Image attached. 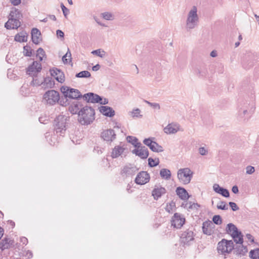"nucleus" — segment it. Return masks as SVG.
Wrapping results in <instances>:
<instances>
[{"instance_id":"f257e3e1","label":"nucleus","mask_w":259,"mask_h":259,"mask_svg":"<svg viewBox=\"0 0 259 259\" xmlns=\"http://www.w3.org/2000/svg\"><path fill=\"white\" fill-rule=\"evenodd\" d=\"M95 110L91 107L85 106L80 109L78 114V121L82 125L91 124L95 119Z\"/></svg>"},{"instance_id":"f03ea898","label":"nucleus","mask_w":259,"mask_h":259,"mask_svg":"<svg viewBox=\"0 0 259 259\" xmlns=\"http://www.w3.org/2000/svg\"><path fill=\"white\" fill-rule=\"evenodd\" d=\"M198 22L199 17L197 14V8L196 6H193L188 14L186 24L187 30L190 31L195 28L198 25Z\"/></svg>"},{"instance_id":"7ed1b4c3","label":"nucleus","mask_w":259,"mask_h":259,"mask_svg":"<svg viewBox=\"0 0 259 259\" xmlns=\"http://www.w3.org/2000/svg\"><path fill=\"white\" fill-rule=\"evenodd\" d=\"M68 117L64 115H59L54 120L55 130L60 136H63L66 131V124Z\"/></svg>"},{"instance_id":"20e7f679","label":"nucleus","mask_w":259,"mask_h":259,"mask_svg":"<svg viewBox=\"0 0 259 259\" xmlns=\"http://www.w3.org/2000/svg\"><path fill=\"white\" fill-rule=\"evenodd\" d=\"M226 231L227 233L231 234L234 241L236 243H241L243 242V235L233 224H228L226 228Z\"/></svg>"},{"instance_id":"39448f33","label":"nucleus","mask_w":259,"mask_h":259,"mask_svg":"<svg viewBox=\"0 0 259 259\" xmlns=\"http://www.w3.org/2000/svg\"><path fill=\"white\" fill-rule=\"evenodd\" d=\"M59 100L60 95L59 92L54 90L46 92L43 96V102L49 105L56 104L59 102Z\"/></svg>"},{"instance_id":"423d86ee","label":"nucleus","mask_w":259,"mask_h":259,"mask_svg":"<svg viewBox=\"0 0 259 259\" xmlns=\"http://www.w3.org/2000/svg\"><path fill=\"white\" fill-rule=\"evenodd\" d=\"M60 90L65 99L68 98L72 99H79L83 98V96L78 90L71 88L67 86H62L60 88Z\"/></svg>"},{"instance_id":"0eeeda50","label":"nucleus","mask_w":259,"mask_h":259,"mask_svg":"<svg viewBox=\"0 0 259 259\" xmlns=\"http://www.w3.org/2000/svg\"><path fill=\"white\" fill-rule=\"evenodd\" d=\"M234 248V243L232 240H227L225 239H223L218 244L217 249L218 252L222 254L229 253Z\"/></svg>"},{"instance_id":"6e6552de","label":"nucleus","mask_w":259,"mask_h":259,"mask_svg":"<svg viewBox=\"0 0 259 259\" xmlns=\"http://www.w3.org/2000/svg\"><path fill=\"white\" fill-rule=\"evenodd\" d=\"M177 175L180 182L186 185L190 182L193 177V172L189 168H184L180 169Z\"/></svg>"},{"instance_id":"1a4fd4ad","label":"nucleus","mask_w":259,"mask_h":259,"mask_svg":"<svg viewBox=\"0 0 259 259\" xmlns=\"http://www.w3.org/2000/svg\"><path fill=\"white\" fill-rule=\"evenodd\" d=\"M41 69V64L39 62L33 61L27 68L26 73L30 76L36 77L37 73L40 72Z\"/></svg>"},{"instance_id":"9d476101","label":"nucleus","mask_w":259,"mask_h":259,"mask_svg":"<svg viewBox=\"0 0 259 259\" xmlns=\"http://www.w3.org/2000/svg\"><path fill=\"white\" fill-rule=\"evenodd\" d=\"M185 222V218L179 213H175L171 218V226L177 229L181 228Z\"/></svg>"},{"instance_id":"9b49d317","label":"nucleus","mask_w":259,"mask_h":259,"mask_svg":"<svg viewBox=\"0 0 259 259\" xmlns=\"http://www.w3.org/2000/svg\"><path fill=\"white\" fill-rule=\"evenodd\" d=\"M143 143L148 146L149 148L153 152H161L163 151V147L159 145L156 142L153 141L152 138H149L145 139L143 141Z\"/></svg>"},{"instance_id":"f8f14e48","label":"nucleus","mask_w":259,"mask_h":259,"mask_svg":"<svg viewBox=\"0 0 259 259\" xmlns=\"http://www.w3.org/2000/svg\"><path fill=\"white\" fill-rule=\"evenodd\" d=\"M150 179V175L147 171H142L137 175L135 182L137 184L142 185L149 182Z\"/></svg>"},{"instance_id":"ddd939ff","label":"nucleus","mask_w":259,"mask_h":259,"mask_svg":"<svg viewBox=\"0 0 259 259\" xmlns=\"http://www.w3.org/2000/svg\"><path fill=\"white\" fill-rule=\"evenodd\" d=\"M138 169L133 164H128L123 166L120 174L123 176L129 177L135 174Z\"/></svg>"},{"instance_id":"4468645a","label":"nucleus","mask_w":259,"mask_h":259,"mask_svg":"<svg viewBox=\"0 0 259 259\" xmlns=\"http://www.w3.org/2000/svg\"><path fill=\"white\" fill-rule=\"evenodd\" d=\"M20 19L9 17L8 21L5 23V27L7 29H18L20 26Z\"/></svg>"},{"instance_id":"2eb2a0df","label":"nucleus","mask_w":259,"mask_h":259,"mask_svg":"<svg viewBox=\"0 0 259 259\" xmlns=\"http://www.w3.org/2000/svg\"><path fill=\"white\" fill-rule=\"evenodd\" d=\"M166 192V190L165 188L159 185H155L152 191V196L155 200H157L160 198L162 195L165 194Z\"/></svg>"},{"instance_id":"dca6fc26","label":"nucleus","mask_w":259,"mask_h":259,"mask_svg":"<svg viewBox=\"0 0 259 259\" xmlns=\"http://www.w3.org/2000/svg\"><path fill=\"white\" fill-rule=\"evenodd\" d=\"M132 153L142 159H146L149 155L148 149L145 146H141V145L139 148H137L133 150Z\"/></svg>"},{"instance_id":"f3484780","label":"nucleus","mask_w":259,"mask_h":259,"mask_svg":"<svg viewBox=\"0 0 259 259\" xmlns=\"http://www.w3.org/2000/svg\"><path fill=\"white\" fill-rule=\"evenodd\" d=\"M52 76L54 77L58 82H63L65 80V76L63 72L56 68L50 70Z\"/></svg>"},{"instance_id":"a211bd4d","label":"nucleus","mask_w":259,"mask_h":259,"mask_svg":"<svg viewBox=\"0 0 259 259\" xmlns=\"http://www.w3.org/2000/svg\"><path fill=\"white\" fill-rule=\"evenodd\" d=\"M182 242L185 244H188L191 241L194 240V233L189 229L184 231L181 235Z\"/></svg>"},{"instance_id":"6ab92c4d","label":"nucleus","mask_w":259,"mask_h":259,"mask_svg":"<svg viewBox=\"0 0 259 259\" xmlns=\"http://www.w3.org/2000/svg\"><path fill=\"white\" fill-rule=\"evenodd\" d=\"M101 137L105 141H112L115 139L116 135L113 130L109 129L103 131Z\"/></svg>"},{"instance_id":"aec40b11","label":"nucleus","mask_w":259,"mask_h":259,"mask_svg":"<svg viewBox=\"0 0 259 259\" xmlns=\"http://www.w3.org/2000/svg\"><path fill=\"white\" fill-rule=\"evenodd\" d=\"M213 189L215 192L222 195L225 197L227 198L230 196V193L228 190L221 187L219 184H214L213 186Z\"/></svg>"},{"instance_id":"412c9836","label":"nucleus","mask_w":259,"mask_h":259,"mask_svg":"<svg viewBox=\"0 0 259 259\" xmlns=\"http://www.w3.org/2000/svg\"><path fill=\"white\" fill-rule=\"evenodd\" d=\"M100 112L104 115L111 117L115 115L114 110L110 107L102 106L99 108Z\"/></svg>"},{"instance_id":"4be33fe9","label":"nucleus","mask_w":259,"mask_h":259,"mask_svg":"<svg viewBox=\"0 0 259 259\" xmlns=\"http://www.w3.org/2000/svg\"><path fill=\"white\" fill-rule=\"evenodd\" d=\"M40 31L37 28H32L31 30V39L34 44L38 45L40 42L41 40L40 38Z\"/></svg>"},{"instance_id":"5701e85b","label":"nucleus","mask_w":259,"mask_h":259,"mask_svg":"<svg viewBox=\"0 0 259 259\" xmlns=\"http://www.w3.org/2000/svg\"><path fill=\"white\" fill-rule=\"evenodd\" d=\"M176 192L182 200H185L188 199L189 197V194L184 188L179 187L177 188Z\"/></svg>"},{"instance_id":"b1692460","label":"nucleus","mask_w":259,"mask_h":259,"mask_svg":"<svg viewBox=\"0 0 259 259\" xmlns=\"http://www.w3.org/2000/svg\"><path fill=\"white\" fill-rule=\"evenodd\" d=\"M243 243H236L238 245L234 249H235V252L237 255L243 256L247 252V248L246 246H243L242 244Z\"/></svg>"},{"instance_id":"393cba45","label":"nucleus","mask_w":259,"mask_h":259,"mask_svg":"<svg viewBox=\"0 0 259 259\" xmlns=\"http://www.w3.org/2000/svg\"><path fill=\"white\" fill-rule=\"evenodd\" d=\"M179 126L177 124H168L164 128V131L165 133L170 134H175L178 132Z\"/></svg>"},{"instance_id":"a878e982","label":"nucleus","mask_w":259,"mask_h":259,"mask_svg":"<svg viewBox=\"0 0 259 259\" xmlns=\"http://www.w3.org/2000/svg\"><path fill=\"white\" fill-rule=\"evenodd\" d=\"M81 108H82V105L79 102L76 101L69 107V110L72 114L77 113L78 114Z\"/></svg>"},{"instance_id":"bb28decb","label":"nucleus","mask_w":259,"mask_h":259,"mask_svg":"<svg viewBox=\"0 0 259 259\" xmlns=\"http://www.w3.org/2000/svg\"><path fill=\"white\" fill-rule=\"evenodd\" d=\"M212 225L210 221H205L203 222L202 226V231L204 234L210 235L211 234V229L210 227Z\"/></svg>"},{"instance_id":"cd10ccee","label":"nucleus","mask_w":259,"mask_h":259,"mask_svg":"<svg viewBox=\"0 0 259 259\" xmlns=\"http://www.w3.org/2000/svg\"><path fill=\"white\" fill-rule=\"evenodd\" d=\"M124 149L121 146H115L112 152V157L117 158L120 156L124 151Z\"/></svg>"},{"instance_id":"c85d7f7f","label":"nucleus","mask_w":259,"mask_h":259,"mask_svg":"<svg viewBox=\"0 0 259 259\" xmlns=\"http://www.w3.org/2000/svg\"><path fill=\"white\" fill-rule=\"evenodd\" d=\"M9 17L20 19L22 17V15L18 9H16V8H12L10 11Z\"/></svg>"},{"instance_id":"c756f323","label":"nucleus","mask_w":259,"mask_h":259,"mask_svg":"<svg viewBox=\"0 0 259 259\" xmlns=\"http://www.w3.org/2000/svg\"><path fill=\"white\" fill-rule=\"evenodd\" d=\"M160 176L162 178L168 180L171 178V172L168 169L162 168L160 170Z\"/></svg>"},{"instance_id":"7c9ffc66","label":"nucleus","mask_w":259,"mask_h":259,"mask_svg":"<svg viewBox=\"0 0 259 259\" xmlns=\"http://www.w3.org/2000/svg\"><path fill=\"white\" fill-rule=\"evenodd\" d=\"M126 140L128 143H131L136 148H139L141 145V143L138 142V139L135 137L128 136L126 138Z\"/></svg>"},{"instance_id":"2f4dec72","label":"nucleus","mask_w":259,"mask_h":259,"mask_svg":"<svg viewBox=\"0 0 259 259\" xmlns=\"http://www.w3.org/2000/svg\"><path fill=\"white\" fill-rule=\"evenodd\" d=\"M50 78L48 77V78H45L44 79V81L42 80H39L37 78H34V77H33V79L31 82V84L33 85H35V86H39L41 84H42L43 83V82H45V83H48V81H50Z\"/></svg>"},{"instance_id":"473e14b6","label":"nucleus","mask_w":259,"mask_h":259,"mask_svg":"<svg viewBox=\"0 0 259 259\" xmlns=\"http://www.w3.org/2000/svg\"><path fill=\"white\" fill-rule=\"evenodd\" d=\"M10 241L9 240V239L6 238H4L1 241L0 243V247L2 249V250H4L10 247Z\"/></svg>"},{"instance_id":"72a5a7b5","label":"nucleus","mask_w":259,"mask_h":259,"mask_svg":"<svg viewBox=\"0 0 259 259\" xmlns=\"http://www.w3.org/2000/svg\"><path fill=\"white\" fill-rule=\"evenodd\" d=\"M249 257L251 259H259V248L250 250Z\"/></svg>"},{"instance_id":"f704fd0d","label":"nucleus","mask_w":259,"mask_h":259,"mask_svg":"<svg viewBox=\"0 0 259 259\" xmlns=\"http://www.w3.org/2000/svg\"><path fill=\"white\" fill-rule=\"evenodd\" d=\"M148 165L150 167H152L158 165L159 163L158 158L153 159L151 157L148 158Z\"/></svg>"},{"instance_id":"c9c22d12","label":"nucleus","mask_w":259,"mask_h":259,"mask_svg":"<svg viewBox=\"0 0 259 259\" xmlns=\"http://www.w3.org/2000/svg\"><path fill=\"white\" fill-rule=\"evenodd\" d=\"M91 73L88 71H82L77 74H76L75 76L77 78H88L91 76Z\"/></svg>"},{"instance_id":"e433bc0d","label":"nucleus","mask_w":259,"mask_h":259,"mask_svg":"<svg viewBox=\"0 0 259 259\" xmlns=\"http://www.w3.org/2000/svg\"><path fill=\"white\" fill-rule=\"evenodd\" d=\"M217 207L218 209L221 210H227L228 206L226 202L224 201H221L218 204Z\"/></svg>"},{"instance_id":"4c0bfd02","label":"nucleus","mask_w":259,"mask_h":259,"mask_svg":"<svg viewBox=\"0 0 259 259\" xmlns=\"http://www.w3.org/2000/svg\"><path fill=\"white\" fill-rule=\"evenodd\" d=\"M196 74L200 77H204L207 74V71L205 69H197L195 71Z\"/></svg>"},{"instance_id":"58836bf2","label":"nucleus","mask_w":259,"mask_h":259,"mask_svg":"<svg viewBox=\"0 0 259 259\" xmlns=\"http://www.w3.org/2000/svg\"><path fill=\"white\" fill-rule=\"evenodd\" d=\"M46 55L45 51L41 48H39L37 50L36 56L38 57L39 61H41L43 59V57Z\"/></svg>"},{"instance_id":"ea45409f","label":"nucleus","mask_w":259,"mask_h":259,"mask_svg":"<svg viewBox=\"0 0 259 259\" xmlns=\"http://www.w3.org/2000/svg\"><path fill=\"white\" fill-rule=\"evenodd\" d=\"M15 40L18 42H25L27 41V36L17 34L15 36Z\"/></svg>"},{"instance_id":"a19ab883","label":"nucleus","mask_w":259,"mask_h":259,"mask_svg":"<svg viewBox=\"0 0 259 259\" xmlns=\"http://www.w3.org/2000/svg\"><path fill=\"white\" fill-rule=\"evenodd\" d=\"M24 49V54L26 56L30 57L32 55V50L31 49V48L29 46H26L23 47Z\"/></svg>"},{"instance_id":"79ce46f5","label":"nucleus","mask_w":259,"mask_h":259,"mask_svg":"<svg viewBox=\"0 0 259 259\" xmlns=\"http://www.w3.org/2000/svg\"><path fill=\"white\" fill-rule=\"evenodd\" d=\"M92 53L94 55H96L101 58L104 57L105 55V52L103 50L101 51V49H98L94 50L92 52Z\"/></svg>"},{"instance_id":"37998d69","label":"nucleus","mask_w":259,"mask_h":259,"mask_svg":"<svg viewBox=\"0 0 259 259\" xmlns=\"http://www.w3.org/2000/svg\"><path fill=\"white\" fill-rule=\"evenodd\" d=\"M87 95L88 96H94L95 97V103H100V102H101L102 100V98L101 96L97 95V94H95L93 93H87Z\"/></svg>"},{"instance_id":"c03bdc74","label":"nucleus","mask_w":259,"mask_h":259,"mask_svg":"<svg viewBox=\"0 0 259 259\" xmlns=\"http://www.w3.org/2000/svg\"><path fill=\"white\" fill-rule=\"evenodd\" d=\"M212 221L216 225H221L222 223V219L220 215H214Z\"/></svg>"},{"instance_id":"a18cd8bd","label":"nucleus","mask_w":259,"mask_h":259,"mask_svg":"<svg viewBox=\"0 0 259 259\" xmlns=\"http://www.w3.org/2000/svg\"><path fill=\"white\" fill-rule=\"evenodd\" d=\"M141 110L139 108H136L134 109L132 112H130L132 116L133 117H141L142 115H140Z\"/></svg>"},{"instance_id":"49530a36","label":"nucleus","mask_w":259,"mask_h":259,"mask_svg":"<svg viewBox=\"0 0 259 259\" xmlns=\"http://www.w3.org/2000/svg\"><path fill=\"white\" fill-rule=\"evenodd\" d=\"M102 17L107 20H111L113 19V15L109 12H104L102 13Z\"/></svg>"},{"instance_id":"de8ad7c7","label":"nucleus","mask_w":259,"mask_h":259,"mask_svg":"<svg viewBox=\"0 0 259 259\" xmlns=\"http://www.w3.org/2000/svg\"><path fill=\"white\" fill-rule=\"evenodd\" d=\"M83 98L87 102L95 103V97L94 96H88L87 95V94H84L83 96Z\"/></svg>"},{"instance_id":"09e8293b","label":"nucleus","mask_w":259,"mask_h":259,"mask_svg":"<svg viewBox=\"0 0 259 259\" xmlns=\"http://www.w3.org/2000/svg\"><path fill=\"white\" fill-rule=\"evenodd\" d=\"M68 54H69V61H71V53L69 51V49H68V51L66 53V54L64 56H63L62 57V61L65 64H67L69 62V61H68V59L67 58Z\"/></svg>"},{"instance_id":"8fccbe9b","label":"nucleus","mask_w":259,"mask_h":259,"mask_svg":"<svg viewBox=\"0 0 259 259\" xmlns=\"http://www.w3.org/2000/svg\"><path fill=\"white\" fill-rule=\"evenodd\" d=\"M145 102L154 109H160V105L158 103H152L146 100H145Z\"/></svg>"},{"instance_id":"3c124183","label":"nucleus","mask_w":259,"mask_h":259,"mask_svg":"<svg viewBox=\"0 0 259 259\" xmlns=\"http://www.w3.org/2000/svg\"><path fill=\"white\" fill-rule=\"evenodd\" d=\"M61 7L63 13V15L65 17H67V16L68 15L69 13V10L66 7H65V6L63 5V3L61 4Z\"/></svg>"},{"instance_id":"603ef678","label":"nucleus","mask_w":259,"mask_h":259,"mask_svg":"<svg viewBox=\"0 0 259 259\" xmlns=\"http://www.w3.org/2000/svg\"><path fill=\"white\" fill-rule=\"evenodd\" d=\"M199 153L202 156L206 155L208 153V150L204 147H200L199 148Z\"/></svg>"},{"instance_id":"864d4df0","label":"nucleus","mask_w":259,"mask_h":259,"mask_svg":"<svg viewBox=\"0 0 259 259\" xmlns=\"http://www.w3.org/2000/svg\"><path fill=\"white\" fill-rule=\"evenodd\" d=\"M229 206L231 207L233 211H236L239 210V208L237 205L234 202H230L229 203Z\"/></svg>"},{"instance_id":"5fc2aeb1","label":"nucleus","mask_w":259,"mask_h":259,"mask_svg":"<svg viewBox=\"0 0 259 259\" xmlns=\"http://www.w3.org/2000/svg\"><path fill=\"white\" fill-rule=\"evenodd\" d=\"M246 170V173L248 175L252 174L255 171L254 167L252 166H247Z\"/></svg>"},{"instance_id":"6e6d98bb","label":"nucleus","mask_w":259,"mask_h":259,"mask_svg":"<svg viewBox=\"0 0 259 259\" xmlns=\"http://www.w3.org/2000/svg\"><path fill=\"white\" fill-rule=\"evenodd\" d=\"M239 116L240 118H243V115H245L247 113V109H240L239 110Z\"/></svg>"},{"instance_id":"4d7b16f0","label":"nucleus","mask_w":259,"mask_h":259,"mask_svg":"<svg viewBox=\"0 0 259 259\" xmlns=\"http://www.w3.org/2000/svg\"><path fill=\"white\" fill-rule=\"evenodd\" d=\"M198 207H199V205L197 203H193L192 204L191 202H190V205H189L188 209H192L193 208L197 209Z\"/></svg>"},{"instance_id":"13d9d810","label":"nucleus","mask_w":259,"mask_h":259,"mask_svg":"<svg viewBox=\"0 0 259 259\" xmlns=\"http://www.w3.org/2000/svg\"><path fill=\"white\" fill-rule=\"evenodd\" d=\"M11 4L14 6H18L21 3V0H10Z\"/></svg>"},{"instance_id":"bf43d9fd","label":"nucleus","mask_w":259,"mask_h":259,"mask_svg":"<svg viewBox=\"0 0 259 259\" xmlns=\"http://www.w3.org/2000/svg\"><path fill=\"white\" fill-rule=\"evenodd\" d=\"M56 32H57V35L58 37H62V38L64 37V33L62 30H57Z\"/></svg>"},{"instance_id":"052dcab7","label":"nucleus","mask_w":259,"mask_h":259,"mask_svg":"<svg viewBox=\"0 0 259 259\" xmlns=\"http://www.w3.org/2000/svg\"><path fill=\"white\" fill-rule=\"evenodd\" d=\"M232 191L233 192V193H234V194H237L239 192V190H238V188L237 186H233L232 188Z\"/></svg>"},{"instance_id":"680f3d73","label":"nucleus","mask_w":259,"mask_h":259,"mask_svg":"<svg viewBox=\"0 0 259 259\" xmlns=\"http://www.w3.org/2000/svg\"><path fill=\"white\" fill-rule=\"evenodd\" d=\"M246 238H247L248 240H250V241H251V242H254V239H253V237H252V236L251 234H246Z\"/></svg>"},{"instance_id":"e2e57ef3","label":"nucleus","mask_w":259,"mask_h":259,"mask_svg":"<svg viewBox=\"0 0 259 259\" xmlns=\"http://www.w3.org/2000/svg\"><path fill=\"white\" fill-rule=\"evenodd\" d=\"M100 68V65L98 64H96V65L92 67V70L93 71H98V70H99Z\"/></svg>"},{"instance_id":"0e129e2a","label":"nucleus","mask_w":259,"mask_h":259,"mask_svg":"<svg viewBox=\"0 0 259 259\" xmlns=\"http://www.w3.org/2000/svg\"><path fill=\"white\" fill-rule=\"evenodd\" d=\"M108 100L107 99H106L105 98L104 99V100H102L101 102H100V104H103V105H106L107 104H108Z\"/></svg>"},{"instance_id":"69168bd1","label":"nucleus","mask_w":259,"mask_h":259,"mask_svg":"<svg viewBox=\"0 0 259 259\" xmlns=\"http://www.w3.org/2000/svg\"><path fill=\"white\" fill-rule=\"evenodd\" d=\"M48 17L50 19H51V20H52L53 21L56 20V17L54 15H49Z\"/></svg>"},{"instance_id":"338daca9","label":"nucleus","mask_w":259,"mask_h":259,"mask_svg":"<svg viewBox=\"0 0 259 259\" xmlns=\"http://www.w3.org/2000/svg\"><path fill=\"white\" fill-rule=\"evenodd\" d=\"M189 205H190V202L183 203L182 204V206L184 207V208H188Z\"/></svg>"},{"instance_id":"774afa93","label":"nucleus","mask_w":259,"mask_h":259,"mask_svg":"<svg viewBox=\"0 0 259 259\" xmlns=\"http://www.w3.org/2000/svg\"><path fill=\"white\" fill-rule=\"evenodd\" d=\"M210 56L212 57H215L217 56V52L215 51H212L211 53H210Z\"/></svg>"}]
</instances>
